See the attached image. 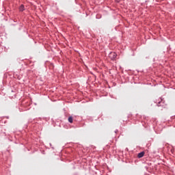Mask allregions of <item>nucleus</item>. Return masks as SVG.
Here are the masks:
<instances>
[{
    "mask_svg": "<svg viewBox=\"0 0 175 175\" xmlns=\"http://www.w3.org/2000/svg\"><path fill=\"white\" fill-rule=\"evenodd\" d=\"M117 57V53L115 52H111L109 53V58L111 59H116Z\"/></svg>",
    "mask_w": 175,
    "mask_h": 175,
    "instance_id": "nucleus-1",
    "label": "nucleus"
},
{
    "mask_svg": "<svg viewBox=\"0 0 175 175\" xmlns=\"http://www.w3.org/2000/svg\"><path fill=\"white\" fill-rule=\"evenodd\" d=\"M138 158H143L144 157V152H141L137 154Z\"/></svg>",
    "mask_w": 175,
    "mask_h": 175,
    "instance_id": "nucleus-2",
    "label": "nucleus"
},
{
    "mask_svg": "<svg viewBox=\"0 0 175 175\" xmlns=\"http://www.w3.org/2000/svg\"><path fill=\"white\" fill-rule=\"evenodd\" d=\"M24 5H21L20 7H19V10L20 12H24Z\"/></svg>",
    "mask_w": 175,
    "mask_h": 175,
    "instance_id": "nucleus-3",
    "label": "nucleus"
},
{
    "mask_svg": "<svg viewBox=\"0 0 175 175\" xmlns=\"http://www.w3.org/2000/svg\"><path fill=\"white\" fill-rule=\"evenodd\" d=\"M68 122H70V124H72V122H73V118L69 117V118H68Z\"/></svg>",
    "mask_w": 175,
    "mask_h": 175,
    "instance_id": "nucleus-4",
    "label": "nucleus"
}]
</instances>
